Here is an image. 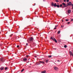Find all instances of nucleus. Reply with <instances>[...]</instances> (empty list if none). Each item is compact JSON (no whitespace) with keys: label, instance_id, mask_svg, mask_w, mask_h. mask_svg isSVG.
Wrapping results in <instances>:
<instances>
[{"label":"nucleus","instance_id":"nucleus-1","mask_svg":"<svg viewBox=\"0 0 73 73\" xmlns=\"http://www.w3.org/2000/svg\"><path fill=\"white\" fill-rule=\"evenodd\" d=\"M62 5H63L64 8H65V7H68V6H71L72 5V2H70L68 3L67 4V5L66 4L64 3H62Z\"/></svg>","mask_w":73,"mask_h":73},{"label":"nucleus","instance_id":"nucleus-2","mask_svg":"<svg viewBox=\"0 0 73 73\" xmlns=\"http://www.w3.org/2000/svg\"><path fill=\"white\" fill-rule=\"evenodd\" d=\"M50 39H51L52 40H53V41H54L55 42H56V43H57V40L56 39H55V38H54L53 39V37H51Z\"/></svg>","mask_w":73,"mask_h":73},{"label":"nucleus","instance_id":"nucleus-3","mask_svg":"<svg viewBox=\"0 0 73 73\" xmlns=\"http://www.w3.org/2000/svg\"><path fill=\"white\" fill-rule=\"evenodd\" d=\"M54 7H57V8H60V6L58 5H57V4L56 3H55L54 4Z\"/></svg>","mask_w":73,"mask_h":73},{"label":"nucleus","instance_id":"nucleus-4","mask_svg":"<svg viewBox=\"0 0 73 73\" xmlns=\"http://www.w3.org/2000/svg\"><path fill=\"white\" fill-rule=\"evenodd\" d=\"M33 40V38L32 37H31L29 39V41H32Z\"/></svg>","mask_w":73,"mask_h":73},{"label":"nucleus","instance_id":"nucleus-5","mask_svg":"<svg viewBox=\"0 0 73 73\" xmlns=\"http://www.w3.org/2000/svg\"><path fill=\"white\" fill-rule=\"evenodd\" d=\"M54 69L55 70H58V68L56 66L54 67Z\"/></svg>","mask_w":73,"mask_h":73},{"label":"nucleus","instance_id":"nucleus-6","mask_svg":"<svg viewBox=\"0 0 73 73\" xmlns=\"http://www.w3.org/2000/svg\"><path fill=\"white\" fill-rule=\"evenodd\" d=\"M23 61H24L25 62V61H27V58H24L23 59Z\"/></svg>","mask_w":73,"mask_h":73},{"label":"nucleus","instance_id":"nucleus-7","mask_svg":"<svg viewBox=\"0 0 73 73\" xmlns=\"http://www.w3.org/2000/svg\"><path fill=\"white\" fill-rule=\"evenodd\" d=\"M4 69V67H1V68H0V70H3V69Z\"/></svg>","mask_w":73,"mask_h":73},{"label":"nucleus","instance_id":"nucleus-8","mask_svg":"<svg viewBox=\"0 0 73 73\" xmlns=\"http://www.w3.org/2000/svg\"><path fill=\"white\" fill-rule=\"evenodd\" d=\"M69 53L70 55L71 56H72V52L71 51L69 52Z\"/></svg>","mask_w":73,"mask_h":73},{"label":"nucleus","instance_id":"nucleus-9","mask_svg":"<svg viewBox=\"0 0 73 73\" xmlns=\"http://www.w3.org/2000/svg\"><path fill=\"white\" fill-rule=\"evenodd\" d=\"M71 12V11L69 9L68 10V13H70Z\"/></svg>","mask_w":73,"mask_h":73},{"label":"nucleus","instance_id":"nucleus-10","mask_svg":"<svg viewBox=\"0 0 73 73\" xmlns=\"http://www.w3.org/2000/svg\"><path fill=\"white\" fill-rule=\"evenodd\" d=\"M52 6L53 7V6H54V3L53 2H52L51 3Z\"/></svg>","mask_w":73,"mask_h":73},{"label":"nucleus","instance_id":"nucleus-11","mask_svg":"<svg viewBox=\"0 0 73 73\" xmlns=\"http://www.w3.org/2000/svg\"><path fill=\"white\" fill-rule=\"evenodd\" d=\"M41 73H46V71L45 70H44V71H43L41 72Z\"/></svg>","mask_w":73,"mask_h":73},{"label":"nucleus","instance_id":"nucleus-12","mask_svg":"<svg viewBox=\"0 0 73 73\" xmlns=\"http://www.w3.org/2000/svg\"><path fill=\"white\" fill-rule=\"evenodd\" d=\"M39 62L40 63H42L43 64H45V63L44 62H42L41 61H40Z\"/></svg>","mask_w":73,"mask_h":73},{"label":"nucleus","instance_id":"nucleus-13","mask_svg":"<svg viewBox=\"0 0 73 73\" xmlns=\"http://www.w3.org/2000/svg\"><path fill=\"white\" fill-rule=\"evenodd\" d=\"M48 58H51L52 57V56L51 55H49L48 56Z\"/></svg>","mask_w":73,"mask_h":73},{"label":"nucleus","instance_id":"nucleus-14","mask_svg":"<svg viewBox=\"0 0 73 73\" xmlns=\"http://www.w3.org/2000/svg\"><path fill=\"white\" fill-rule=\"evenodd\" d=\"M58 34H60V31H59L58 32Z\"/></svg>","mask_w":73,"mask_h":73},{"label":"nucleus","instance_id":"nucleus-15","mask_svg":"<svg viewBox=\"0 0 73 73\" xmlns=\"http://www.w3.org/2000/svg\"><path fill=\"white\" fill-rule=\"evenodd\" d=\"M24 70V69H23L21 70V72H23Z\"/></svg>","mask_w":73,"mask_h":73},{"label":"nucleus","instance_id":"nucleus-16","mask_svg":"<svg viewBox=\"0 0 73 73\" xmlns=\"http://www.w3.org/2000/svg\"><path fill=\"white\" fill-rule=\"evenodd\" d=\"M64 47L65 48H66L67 47V46H66V45H65L64 46Z\"/></svg>","mask_w":73,"mask_h":73},{"label":"nucleus","instance_id":"nucleus-17","mask_svg":"<svg viewBox=\"0 0 73 73\" xmlns=\"http://www.w3.org/2000/svg\"><path fill=\"white\" fill-rule=\"evenodd\" d=\"M60 7H62V4H60Z\"/></svg>","mask_w":73,"mask_h":73},{"label":"nucleus","instance_id":"nucleus-18","mask_svg":"<svg viewBox=\"0 0 73 73\" xmlns=\"http://www.w3.org/2000/svg\"><path fill=\"white\" fill-rule=\"evenodd\" d=\"M7 69H8V67H6L5 68V70H6Z\"/></svg>","mask_w":73,"mask_h":73},{"label":"nucleus","instance_id":"nucleus-19","mask_svg":"<svg viewBox=\"0 0 73 73\" xmlns=\"http://www.w3.org/2000/svg\"><path fill=\"white\" fill-rule=\"evenodd\" d=\"M55 1H56V2H59V1H58V0H56Z\"/></svg>","mask_w":73,"mask_h":73},{"label":"nucleus","instance_id":"nucleus-20","mask_svg":"<svg viewBox=\"0 0 73 73\" xmlns=\"http://www.w3.org/2000/svg\"><path fill=\"white\" fill-rule=\"evenodd\" d=\"M48 60H46V63H47V62H48Z\"/></svg>","mask_w":73,"mask_h":73},{"label":"nucleus","instance_id":"nucleus-21","mask_svg":"<svg viewBox=\"0 0 73 73\" xmlns=\"http://www.w3.org/2000/svg\"><path fill=\"white\" fill-rule=\"evenodd\" d=\"M58 42H61V40H58Z\"/></svg>","mask_w":73,"mask_h":73},{"label":"nucleus","instance_id":"nucleus-22","mask_svg":"<svg viewBox=\"0 0 73 73\" xmlns=\"http://www.w3.org/2000/svg\"><path fill=\"white\" fill-rule=\"evenodd\" d=\"M72 9H73V4H72Z\"/></svg>","mask_w":73,"mask_h":73},{"label":"nucleus","instance_id":"nucleus-23","mask_svg":"<svg viewBox=\"0 0 73 73\" xmlns=\"http://www.w3.org/2000/svg\"><path fill=\"white\" fill-rule=\"evenodd\" d=\"M66 1L67 2H69V0H67Z\"/></svg>","mask_w":73,"mask_h":73},{"label":"nucleus","instance_id":"nucleus-24","mask_svg":"<svg viewBox=\"0 0 73 73\" xmlns=\"http://www.w3.org/2000/svg\"><path fill=\"white\" fill-rule=\"evenodd\" d=\"M66 21H68V19H66Z\"/></svg>","mask_w":73,"mask_h":73},{"label":"nucleus","instance_id":"nucleus-25","mask_svg":"<svg viewBox=\"0 0 73 73\" xmlns=\"http://www.w3.org/2000/svg\"><path fill=\"white\" fill-rule=\"evenodd\" d=\"M17 48H19V45H17Z\"/></svg>","mask_w":73,"mask_h":73},{"label":"nucleus","instance_id":"nucleus-26","mask_svg":"<svg viewBox=\"0 0 73 73\" xmlns=\"http://www.w3.org/2000/svg\"><path fill=\"white\" fill-rule=\"evenodd\" d=\"M71 21H73V19H71Z\"/></svg>","mask_w":73,"mask_h":73},{"label":"nucleus","instance_id":"nucleus-27","mask_svg":"<svg viewBox=\"0 0 73 73\" xmlns=\"http://www.w3.org/2000/svg\"><path fill=\"white\" fill-rule=\"evenodd\" d=\"M12 35H11L10 36V37H12Z\"/></svg>","mask_w":73,"mask_h":73},{"label":"nucleus","instance_id":"nucleus-28","mask_svg":"<svg viewBox=\"0 0 73 73\" xmlns=\"http://www.w3.org/2000/svg\"><path fill=\"white\" fill-rule=\"evenodd\" d=\"M68 24H70V22H68L67 23Z\"/></svg>","mask_w":73,"mask_h":73},{"label":"nucleus","instance_id":"nucleus-29","mask_svg":"<svg viewBox=\"0 0 73 73\" xmlns=\"http://www.w3.org/2000/svg\"><path fill=\"white\" fill-rule=\"evenodd\" d=\"M54 29H56V28L55 27V28H54Z\"/></svg>","mask_w":73,"mask_h":73},{"label":"nucleus","instance_id":"nucleus-30","mask_svg":"<svg viewBox=\"0 0 73 73\" xmlns=\"http://www.w3.org/2000/svg\"><path fill=\"white\" fill-rule=\"evenodd\" d=\"M28 43H27L26 45H28Z\"/></svg>","mask_w":73,"mask_h":73},{"label":"nucleus","instance_id":"nucleus-31","mask_svg":"<svg viewBox=\"0 0 73 73\" xmlns=\"http://www.w3.org/2000/svg\"><path fill=\"white\" fill-rule=\"evenodd\" d=\"M66 1V0H64V2H65Z\"/></svg>","mask_w":73,"mask_h":73},{"label":"nucleus","instance_id":"nucleus-32","mask_svg":"<svg viewBox=\"0 0 73 73\" xmlns=\"http://www.w3.org/2000/svg\"><path fill=\"white\" fill-rule=\"evenodd\" d=\"M26 56L27 57H28V56L27 55Z\"/></svg>","mask_w":73,"mask_h":73},{"label":"nucleus","instance_id":"nucleus-33","mask_svg":"<svg viewBox=\"0 0 73 73\" xmlns=\"http://www.w3.org/2000/svg\"><path fill=\"white\" fill-rule=\"evenodd\" d=\"M35 57L36 58H37V56H35Z\"/></svg>","mask_w":73,"mask_h":73},{"label":"nucleus","instance_id":"nucleus-34","mask_svg":"<svg viewBox=\"0 0 73 73\" xmlns=\"http://www.w3.org/2000/svg\"><path fill=\"white\" fill-rule=\"evenodd\" d=\"M57 26H57V25H56V26H55V27H57Z\"/></svg>","mask_w":73,"mask_h":73},{"label":"nucleus","instance_id":"nucleus-35","mask_svg":"<svg viewBox=\"0 0 73 73\" xmlns=\"http://www.w3.org/2000/svg\"><path fill=\"white\" fill-rule=\"evenodd\" d=\"M57 61H58V62H60V60H57Z\"/></svg>","mask_w":73,"mask_h":73},{"label":"nucleus","instance_id":"nucleus-36","mask_svg":"<svg viewBox=\"0 0 73 73\" xmlns=\"http://www.w3.org/2000/svg\"><path fill=\"white\" fill-rule=\"evenodd\" d=\"M61 27H62V26H61Z\"/></svg>","mask_w":73,"mask_h":73},{"label":"nucleus","instance_id":"nucleus-37","mask_svg":"<svg viewBox=\"0 0 73 73\" xmlns=\"http://www.w3.org/2000/svg\"><path fill=\"white\" fill-rule=\"evenodd\" d=\"M62 21V22L64 21L63 20Z\"/></svg>","mask_w":73,"mask_h":73},{"label":"nucleus","instance_id":"nucleus-38","mask_svg":"<svg viewBox=\"0 0 73 73\" xmlns=\"http://www.w3.org/2000/svg\"><path fill=\"white\" fill-rule=\"evenodd\" d=\"M1 61H2V60H1Z\"/></svg>","mask_w":73,"mask_h":73},{"label":"nucleus","instance_id":"nucleus-39","mask_svg":"<svg viewBox=\"0 0 73 73\" xmlns=\"http://www.w3.org/2000/svg\"><path fill=\"white\" fill-rule=\"evenodd\" d=\"M27 41H28V40H27Z\"/></svg>","mask_w":73,"mask_h":73}]
</instances>
